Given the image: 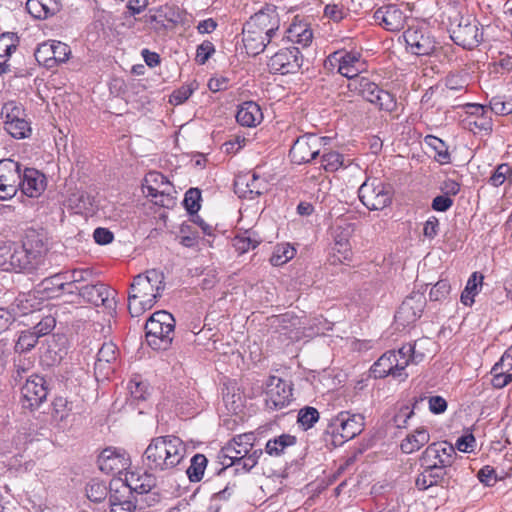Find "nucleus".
Instances as JSON below:
<instances>
[{
  "label": "nucleus",
  "instance_id": "4d7b16f0",
  "mask_svg": "<svg viewBox=\"0 0 512 512\" xmlns=\"http://www.w3.org/2000/svg\"><path fill=\"white\" fill-rule=\"evenodd\" d=\"M260 244V241L251 236L249 231H245L242 235H237L234 238V247L241 254L255 249Z\"/></svg>",
  "mask_w": 512,
  "mask_h": 512
},
{
  "label": "nucleus",
  "instance_id": "49530a36",
  "mask_svg": "<svg viewBox=\"0 0 512 512\" xmlns=\"http://www.w3.org/2000/svg\"><path fill=\"white\" fill-rule=\"evenodd\" d=\"M198 88L199 84L196 80L183 84L169 96V103L174 106L185 103Z\"/></svg>",
  "mask_w": 512,
  "mask_h": 512
},
{
  "label": "nucleus",
  "instance_id": "393cba45",
  "mask_svg": "<svg viewBox=\"0 0 512 512\" xmlns=\"http://www.w3.org/2000/svg\"><path fill=\"white\" fill-rule=\"evenodd\" d=\"M35 358L27 354H14L11 365L8 369L9 384L12 388L21 387L31 374H35Z\"/></svg>",
  "mask_w": 512,
  "mask_h": 512
},
{
  "label": "nucleus",
  "instance_id": "9b49d317",
  "mask_svg": "<svg viewBox=\"0 0 512 512\" xmlns=\"http://www.w3.org/2000/svg\"><path fill=\"white\" fill-rule=\"evenodd\" d=\"M165 288L164 274L157 269L147 270L134 277L130 285L131 298L151 300L155 304Z\"/></svg>",
  "mask_w": 512,
  "mask_h": 512
},
{
  "label": "nucleus",
  "instance_id": "39448f33",
  "mask_svg": "<svg viewBox=\"0 0 512 512\" xmlns=\"http://www.w3.org/2000/svg\"><path fill=\"white\" fill-rule=\"evenodd\" d=\"M365 418L362 414L350 411H341L333 416L324 430V441L334 447L358 436L364 429Z\"/></svg>",
  "mask_w": 512,
  "mask_h": 512
},
{
  "label": "nucleus",
  "instance_id": "a18cd8bd",
  "mask_svg": "<svg viewBox=\"0 0 512 512\" xmlns=\"http://www.w3.org/2000/svg\"><path fill=\"white\" fill-rule=\"evenodd\" d=\"M39 337L31 329L21 331L14 345V354H27L38 343Z\"/></svg>",
  "mask_w": 512,
  "mask_h": 512
},
{
  "label": "nucleus",
  "instance_id": "13d9d810",
  "mask_svg": "<svg viewBox=\"0 0 512 512\" xmlns=\"http://www.w3.org/2000/svg\"><path fill=\"white\" fill-rule=\"evenodd\" d=\"M155 304L151 300L143 298L132 299L131 292L128 294V311L132 317H138L147 310H150Z\"/></svg>",
  "mask_w": 512,
  "mask_h": 512
},
{
  "label": "nucleus",
  "instance_id": "c9c22d12",
  "mask_svg": "<svg viewBox=\"0 0 512 512\" xmlns=\"http://www.w3.org/2000/svg\"><path fill=\"white\" fill-rule=\"evenodd\" d=\"M34 300L35 298L31 299L30 295L23 294L18 296L7 309H2V311L6 312L8 316L6 318V322L12 323L16 320L18 315H26L31 312L33 309V304L31 302Z\"/></svg>",
  "mask_w": 512,
  "mask_h": 512
},
{
  "label": "nucleus",
  "instance_id": "338daca9",
  "mask_svg": "<svg viewBox=\"0 0 512 512\" xmlns=\"http://www.w3.org/2000/svg\"><path fill=\"white\" fill-rule=\"evenodd\" d=\"M150 198L155 205L163 208L169 209L173 208L175 205V197L171 195L169 188L166 187L152 194Z\"/></svg>",
  "mask_w": 512,
  "mask_h": 512
},
{
  "label": "nucleus",
  "instance_id": "09e8293b",
  "mask_svg": "<svg viewBox=\"0 0 512 512\" xmlns=\"http://www.w3.org/2000/svg\"><path fill=\"white\" fill-rule=\"evenodd\" d=\"M295 255V249L290 244L277 245L270 257V263L273 266H282L291 260Z\"/></svg>",
  "mask_w": 512,
  "mask_h": 512
},
{
  "label": "nucleus",
  "instance_id": "bf43d9fd",
  "mask_svg": "<svg viewBox=\"0 0 512 512\" xmlns=\"http://www.w3.org/2000/svg\"><path fill=\"white\" fill-rule=\"evenodd\" d=\"M72 409V403L62 396H57L52 401V415L54 418L63 421L67 418Z\"/></svg>",
  "mask_w": 512,
  "mask_h": 512
},
{
  "label": "nucleus",
  "instance_id": "bb28decb",
  "mask_svg": "<svg viewBox=\"0 0 512 512\" xmlns=\"http://www.w3.org/2000/svg\"><path fill=\"white\" fill-rule=\"evenodd\" d=\"M267 182L259 175L244 174L238 176L234 181V192L244 199L252 200L266 191Z\"/></svg>",
  "mask_w": 512,
  "mask_h": 512
},
{
  "label": "nucleus",
  "instance_id": "37998d69",
  "mask_svg": "<svg viewBox=\"0 0 512 512\" xmlns=\"http://www.w3.org/2000/svg\"><path fill=\"white\" fill-rule=\"evenodd\" d=\"M425 143L435 151L434 159L438 163L441 165L450 163L451 157L448 146L442 139L433 135H427Z\"/></svg>",
  "mask_w": 512,
  "mask_h": 512
},
{
  "label": "nucleus",
  "instance_id": "58836bf2",
  "mask_svg": "<svg viewBox=\"0 0 512 512\" xmlns=\"http://www.w3.org/2000/svg\"><path fill=\"white\" fill-rule=\"evenodd\" d=\"M286 33L289 41L301 44L303 47L308 46L313 37L312 30L303 23H292Z\"/></svg>",
  "mask_w": 512,
  "mask_h": 512
},
{
  "label": "nucleus",
  "instance_id": "680f3d73",
  "mask_svg": "<svg viewBox=\"0 0 512 512\" xmlns=\"http://www.w3.org/2000/svg\"><path fill=\"white\" fill-rule=\"evenodd\" d=\"M52 44V51H53V62H55V67L58 66L61 63H65L70 55H71V49L70 47L60 41L51 40Z\"/></svg>",
  "mask_w": 512,
  "mask_h": 512
},
{
  "label": "nucleus",
  "instance_id": "7ed1b4c3",
  "mask_svg": "<svg viewBox=\"0 0 512 512\" xmlns=\"http://www.w3.org/2000/svg\"><path fill=\"white\" fill-rule=\"evenodd\" d=\"M45 239L43 230L26 229L21 243L13 242L10 270L29 273L36 270L47 251Z\"/></svg>",
  "mask_w": 512,
  "mask_h": 512
},
{
  "label": "nucleus",
  "instance_id": "7c9ffc66",
  "mask_svg": "<svg viewBox=\"0 0 512 512\" xmlns=\"http://www.w3.org/2000/svg\"><path fill=\"white\" fill-rule=\"evenodd\" d=\"M62 9L61 0H27L26 10L36 19H48Z\"/></svg>",
  "mask_w": 512,
  "mask_h": 512
},
{
  "label": "nucleus",
  "instance_id": "412c9836",
  "mask_svg": "<svg viewBox=\"0 0 512 512\" xmlns=\"http://www.w3.org/2000/svg\"><path fill=\"white\" fill-rule=\"evenodd\" d=\"M113 294H115V291H111L106 284L101 282L92 283L90 281L84 286H79L78 299H82L83 302L96 307L104 306L111 309L116 304Z\"/></svg>",
  "mask_w": 512,
  "mask_h": 512
},
{
  "label": "nucleus",
  "instance_id": "f257e3e1",
  "mask_svg": "<svg viewBox=\"0 0 512 512\" xmlns=\"http://www.w3.org/2000/svg\"><path fill=\"white\" fill-rule=\"evenodd\" d=\"M280 27V18L273 5H266L243 25L242 42L248 55L257 56L272 41Z\"/></svg>",
  "mask_w": 512,
  "mask_h": 512
},
{
  "label": "nucleus",
  "instance_id": "5fc2aeb1",
  "mask_svg": "<svg viewBox=\"0 0 512 512\" xmlns=\"http://www.w3.org/2000/svg\"><path fill=\"white\" fill-rule=\"evenodd\" d=\"M19 45V37L14 32H4L0 35V55L11 57Z\"/></svg>",
  "mask_w": 512,
  "mask_h": 512
},
{
  "label": "nucleus",
  "instance_id": "a878e982",
  "mask_svg": "<svg viewBox=\"0 0 512 512\" xmlns=\"http://www.w3.org/2000/svg\"><path fill=\"white\" fill-rule=\"evenodd\" d=\"M99 469L106 474H118L125 470L129 465V459L122 449L107 447L97 459Z\"/></svg>",
  "mask_w": 512,
  "mask_h": 512
},
{
  "label": "nucleus",
  "instance_id": "aec40b11",
  "mask_svg": "<svg viewBox=\"0 0 512 512\" xmlns=\"http://www.w3.org/2000/svg\"><path fill=\"white\" fill-rule=\"evenodd\" d=\"M184 16V12L179 7L164 5L157 9L155 14L146 15L145 22L156 33H161L181 23Z\"/></svg>",
  "mask_w": 512,
  "mask_h": 512
},
{
  "label": "nucleus",
  "instance_id": "4be33fe9",
  "mask_svg": "<svg viewBox=\"0 0 512 512\" xmlns=\"http://www.w3.org/2000/svg\"><path fill=\"white\" fill-rule=\"evenodd\" d=\"M420 467L422 471L415 478V487L418 490L426 491L434 486L442 488L450 486V470L428 464H420Z\"/></svg>",
  "mask_w": 512,
  "mask_h": 512
},
{
  "label": "nucleus",
  "instance_id": "864d4df0",
  "mask_svg": "<svg viewBox=\"0 0 512 512\" xmlns=\"http://www.w3.org/2000/svg\"><path fill=\"white\" fill-rule=\"evenodd\" d=\"M23 116H26L25 109L15 101L6 102L1 109V117L4 122H13Z\"/></svg>",
  "mask_w": 512,
  "mask_h": 512
},
{
  "label": "nucleus",
  "instance_id": "ddd939ff",
  "mask_svg": "<svg viewBox=\"0 0 512 512\" xmlns=\"http://www.w3.org/2000/svg\"><path fill=\"white\" fill-rule=\"evenodd\" d=\"M265 405L269 410H281L293 400V385L274 375H270L265 384Z\"/></svg>",
  "mask_w": 512,
  "mask_h": 512
},
{
  "label": "nucleus",
  "instance_id": "e433bc0d",
  "mask_svg": "<svg viewBox=\"0 0 512 512\" xmlns=\"http://www.w3.org/2000/svg\"><path fill=\"white\" fill-rule=\"evenodd\" d=\"M61 289H63V283L60 281L57 273L44 278L37 285V292L41 294L43 298H58L61 296Z\"/></svg>",
  "mask_w": 512,
  "mask_h": 512
},
{
  "label": "nucleus",
  "instance_id": "c756f323",
  "mask_svg": "<svg viewBox=\"0 0 512 512\" xmlns=\"http://www.w3.org/2000/svg\"><path fill=\"white\" fill-rule=\"evenodd\" d=\"M46 176L35 168L21 169V185L19 189L30 198L39 197L46 189Z\"/></svg>",
  "mask_w": 512,
  "mask_h": 512
},
{
  "label": "nucleus",
  "instance_id": "6ab92c4d",
  "mask_svg": "<svg viewBox=\"0 0 512 512\" xmlns=\"http://www.w3.org/2000/svg\"><path fill=\"white\" fill-rule=\"evenodd\" d=\"M463 106L466 108L467 114L462 120L463 127L474 134L489 135L493 130V121L491 115L488 114L487 106L478 103H465Z\"/></svg>",
  "mask_w": 512,
  "mask_h": 512
},
{
  "label": "nucleus",
  "instance_id": "5701e85b",
  "mask_svg": "<svg viewBox=\"0 0 512 512\" xmlns=\"http://www.w3.org/2000/svg\"><path fill=\"white\" fill-rule=\"evenodd\" d=\"M373 18L383 29L398 32L404 28L408 16L398 5L388 4L379 7L374 12Z\"/></svg>",
  "mask_w": 512,
  "mask_h": 512
},
{
  "label": "nucleus",
  "instance_id": "2eb2a0df",
  "mask_svg": "<svg viewBox=\"0 0 512 512\" xmlns=\"http://www.w3.org/2000/svg\"><path fill=\"white\" fill-rule=\"evenodd\" d=\"M457 453L455 447L447 441H437L429 444L419 457V464L450 470Z\"/></svg>",
  "mask_w": 512,
  "mask_h": 512
},
{
  "label": "nucleus",
  "instance_id": "f704fd0d",
  "mask_svg": "<svg viewBox=\"0 0 512 512\" xmlns=\"http://www.w3.org/2000/svg\"><path fill=\"white\" fill-rule=\"evenodd\" d=\"M156 486V478L153 474L144 473L139 476L134 483L121 482V488L124 492L132 495L133 492L137 494H145L150 492Z\"/></svg>",
  "mask_w": 512,
  "mask_h": 512
},
{
  "label": "nucleus",
  "instance_id": "423d86ee",
  "mask_svg": "<svg viewBox=\"0 0 512 512\" xmlns=\"http://www.w3.org/2000/svg\"><path fill=\"white\" fill-rule=\"evenodd\" d=\"M176 321L173 315L165 310L154 312L146 321L145 337L148 346L153 350H168L174 338Z\"/></svg>",
  "mask_w": 512,
  "mask_h": 512
},
{
  "label": "nucleus",
  "instance_id": "0eeeda50",
  "mask_svg": "<svg viewBox=\"0 0 512 512\" xmlns=\"http://www.w3.org/2000/svg\"><path fill=\"white\" fill-rule=\"evenodd\" d=\"M402 36L407 52L418 57L431 56L439 45L433 28L426 21L409 25Z\"/></svg>",
  "mask_w": 512,
  "mask_h": 512
},
{
  "label": "nucleus",
  "instance_id": "f8f14e48",
  "mask_svg": "<svg viewBox=\"0 0 512 512\" xmlns=\"http://www.w3.org/2000/svg\"><path fill=\"white\" fill-rule=\"evenodd\" d=\"M330 142V138L316 133H305L294 141L289 157L294 164H306L320 155L321 149Z\"/></svg>",
  "mask_w": 512,
  "mask_h": 512
},
{
  "label": "nucleus",
  "instance_id": "603ef678",
  "mask_svg": "<svg viewBox=\"0 0 512 512\" xmlns=\"http://www.w3.org/2000/svg\"><path fill=\"white\" fill-rule=\"evenodd\" d=\"M201 190L199 188H190L184 195L183 205L189 215L198 213L201 208Z\"/></svg>",
  "mask_w": 512,
  "mask_h": 512
},
{
  "label": "nucleus",
  "instance_id": "e2e57ef3",
  "mask_svg": "<svg viewBox=\"0 0 512 512\" xmlns=\"http://www.w3.org/2000/svg\"><path fill=\"white\" fill-rule=\"evenodd\" d=\"M510 164L502 163L499 164L492 175L490 176L488 182L490 185L494 187L501 186L506 180L510 182Z\"/></svg>",
  "mask_w": 512,
  "mask_h": 512
},
{
  "label": "nucleus",
  "instance_id": "052dcab7",
  "mask_svg": "<svg viewBox=\"0 0 512 512\" xmlns=\"http://www.w3.org/2000/svg\"><path fill=\"white\" fill-rule=\"evenodd\" d=\"M107 487L102 482H92L86 487V495L89 500L100 503L107 497Z\"/></svg>",
  "mask_w": 512,
  "mask_h": 512
},
{
  "label": "nucleus",
  "instance_id": "79ce46f5",
  "mask_svg": "<svg viewBox=\"0 0 512 512\" xmlns=\"http://www.w3.org/2000/svg\"><path fill=\"white\" fill-rule=\"evenodd\" d=\"M208 459L204 454L197 453L190 460V466L186 470L188 479L191 482H199L202 480Z\"/></svg>",
  "mask_w": 512,
  "mask_h": 512
},
{
  "label": "nucleus",
  "instance_id": "c03bdc74",
  "mask_svg": "<svg viewBox=\"0 0 512 512\" xmlns=\"http://www.w3.org/2000/svg\"><path fill=\"white\" fill-rule=\"evenodd\" d=\"M5 130L15 139H24L31 135L30 122L23 116L13 122H4Z\"/></svg>",
  "mask_w": 512,
  "mask_h": 512
},
{
  "label": "nucleus",
  "instance_id": "a19ab883",
  "mask_svg": "<svg viewBox=\"0 0 512 512\" xmlns=\"http://www.w3.org/2000/svg\"><path fill=\"white\" fill-rule=\"evenodd\" d=\"M296 437L290 434H281L267 441L265 451L271 456H279L287 447L296 444Z\"/></svg>",
  "mask_w": 512,
  "mask_h": 512
},
{
  "label": "nucleus",
  "instance_id": "f3484780",
  "mask_svg": "<svg viewBox=\"0 0 512 512\" xmlns=\"http://www.w3.org/2000/svg\"><path fill=\"white\" fill-rule=\"evenodd\" d=\"M22 164L13 159L0 160V200L12 199L21 185Z\"/></svg>",
  "mask_w": 512,
  "mask_h": 512
},
{
  "label": "nucleus",
  "instance_id": "4468645a",
  "mask_svg": "<svg viewBox=\"0 0 512 512\" xmlns=\"http://www.w3.org/2000/svg\"><path fill=\"white\" fill-rule=\"evenodd\" d=\"M361 53L357 51L339 50L331 53L325 60L327 69L337 68V72L353 81L361 72Z\"/></svg>",
  "mask_w": 512,
  "mask_h": 512
},
{
  "label": "nucleus",
  "instance_id": "2f4dec72",
  "mask_svg": "<svg viewBox=\"0 0 512 512\" xmlns=\"http://www.w3.org/2000/svg\"><path fill=\"white\" fill-rule=\"evenodd\" d=\"M237 122L244 127H254L263 120L260 106L254 101H245L238 106Z\"/></svg>",
  "mask_w": 512,
  "mask_h": 512
},
{
  "label": "nucleus",
  "instance_id": "9d476101",
  "mask_svg": "<svg viewBox=\"0 0 512 512\" xmlns=\"http://www.w3.org/2000/svg\"><path fill=\"white\" fill-rule=\"evenodd\" d=\"M348 87L351 91L362 96L366 101L376 105L380 110L391 113L397 109L395 95L383 90L367 77L362 76L350 81Z\"/></svg>",
  "mask_w": 512,
  "mask_h": 512
},
{
  "label": "nucleus",
  "instance_id": "1a4fd4ad",
  "mask_svg": "<svg viewBox=\"0 0 512 512\" xmlns=\"http://www.w3.org/2000/svg\"><path fill=\"white\" fill-rule=\"evenodd\" d=\"M393 187L379 178H367L358 189L361 203L369 210H383L392 203Z\"/></svg>",
  "mask_w": 512,
  "mask_h": 512
},
{
  "label": "nucleus",
  "instance_id": "cd10ccee",
  "mask_svg": "<svg viewBox=\"0 0 512 512\" xmlns=\"http://www.w3.org/2000/svg\"><path fill=\"white\" fill-rule=\"evenodd\" d=\"M119 354V348L112 341L102 344L94 364V372L97 378L98 376L106 378L110 373L114 372Z\"/></svg>",
  "mask_w": 512,
  "mask_h": 512
},
{
  "label": "nucleus",
  "instance_id": "6e6d98bb",
  "mask_svg": "<svg viewBox=\"0 0 512 512\" xmlns=\"http://www.w3.org/2000/svg\"><path fill=\"white\" fill-rule=\"evenodd\" d=\"M488 114L495 113L497 115H508L512 113V101L505 100L504 96H494L490 99Z\"/></svg>",
  "mask_w": 512,
  "mask_h": 512
},
{
  "label": "nucleus",
  "instance_id": "3c124183",
  "mask_svg": "<svg viewBox=\"0 0 512 512\" xmlns=\"http://www.w3.org/2000/svg\"><path fill=\"white\" fill-rule=\"evenodd\" d=\"M319 417V412L315 407L305 406L299 410L297 422L304 430H308L318 422Z\"/></svg>",
  "mask_w": 512,
  "mask_h": 512
},
{
  "label": "nucleus",
  "instance_id": "6e6552de",
  "mask_svg": "<svg viewBox=\"0 0 512 512\" xmlns=\"http://www.w3.org/2000/svg\"><path fill=\"white\" fill-rule=\"evenodd\" d=\"M479 22L472 15L457 13L450 18L449 33L452 41L464 49L472 50L483 41V32Z\"/></svg>",
  "mask_w": 512,
  "mask_h": 512
},
{
  "label": "nucleus",
  "instance_id": "20e7f679",
  "mask_svg": "<svg viewBox=\"0 0 512 512\" xmlns=\"http://www.w3.org/2000/svg\"><path fill=\"white\" fill-rule=\"evenodd\" d=\"M425 358V354L416 351V343H406L398 351L385 352L371 367L374 378H385L389 375L402 380L408 377L405 372L410 364H418Z\"/></svg>",
  "mask_w": 512,
  "mask_h": 512
},
{
  "label": "nucleus",
  "instance_id": "f03ea898",
  "mask_svg": "<svg viewBox=\"0 0 512 512\" xmlns=\"http://www.w3.org/2000/svg\"><path fill=\"white\" fill-rule=\"evenodd\" d=\"M186 454V445L178 436L165 435L151 439L143 458L150 471L162 472L178 466Z\"/></svg>",
  "mask_w": 512,
  "mask_h": 512
},
{
  "label": "nucleus",
  "instance_id": "8fccbe9b",
  "mask_svg": "<svg viewBox=\"0 0 512 512\" xmlns=\"http://www.w3.org/2000/svg\"><path fill=\"white\" fill-rule=\"evenodd\" d=\"M51 40L40 44L35 50L34 56L36 61L45 66L47 69L55 68V62H53V51H52Z\"/></svg>",
  "mask_w": 512,
  "mask_h": 512
},
{
  "label": "nucleus",
  "instance_id": "774afa93",
  "mask_svg": "<svg viewBox=\"0 0 512 512\" xmlns=\"http://www.w3.org/2000/svg\"><path fill=\"white\" fill-rule=\"evenodd\" d=\"M56 326V319L52 315L42 317V319L30 328L39 338L48 335Z\"/></svg>",
  "mask_w": 512,
  "mask_h": 512
},
{
  "label": "nucleus",
  "instance_id": "b1692460",
  "mask_svg": "<svg viewBox=\"0 0 512 512\" xmlns=\"http://www.w3.org/2000/svg\"><path fill=\"white\" fill-rule=\"evenodd\" d=\"M426 298L421 293H412L399 306L395 319L403 326L414 324L423 314Z\"/></svg>",
  "mask_w": 512,
  "mask_h": 512
},
{
  "label": "nucleus",
  "instance_id": "72a5a7b5",
  "mask_svg": "<svg viewBox=\"0 0 512 512\" xmlns=\"http://www.w3.org/2000/svg\"><path fill=\"white\" fill-rule=\"evenodd\" d=\"M130 397L128 401L131 405L138 406L146 401L150 396L149 384L142 380L140 375H134L127 384Z\"/></svg>",
  "mask_w": 512,
  "mask_h": 512
},
{
  "label": "nucleus",
  "instance_id": "4c0bfd02",
  "mask_svg": "<svg viewBox=\"0 0 512 512\" xmlns=\"http://www.w3.org/2000/svg\"><path fill=\"white\" fill-rule=\"evenodd\" d=\"M165 187L169 188L170 182L165 175L157 171H151L146 174L142 184L143 192L146 193L147 197H150L152 194L157 193V191Z\"/></svg>",
  "mask_w": 512,
  "mask_h": 512
},
{
  "label": "nucleus",
  "instance_id": "c85d7f7f",
  "mask_svg": "<svg viewBox=\"0 0 512 512\" xmlns=\"http://www.w3.org/2000/svg\"><path fill=\"white\" fill-rule=\"evenodd\" d=\"M353 233V227L350 223L344 225H336L333 229V251L334 256L340 262L349 261L352 256V247L350 244V238Z\"/></svg>",
  "mask_w": 512,
  "mask_h": 512
},
{
  "label": "nucleus",
  "instance_id": "dca6fc26",
  "mask_svg": "<svg viewBox=\"0 0 512 512\" xmlns=\"http://www.w3.org/2000/svg\"><path fill=\"white\" fill-rule=\"evenodd\" d=\"M24 398V407L31 411L38 409L47 400L50 392V381L40 374H31L27 382L20 387Z\"/></svg>",
  "mask_w": 512,
  "mask_h": 512
},
{
  "label": "nucleus",
  "instance_id": "0e129e2a",
  "mask_svg": "<svg viewBox=\"0 0 512 512\" xmlns=\"http://www.w3.org/2000/svg\"><path fill=\"white\" fill-rule=\"evenodd\" d=\"M451 290V285L447 279H440L430 290L429 298L431 301H442L447 298Z\"/></svg>",
  "mask_w": 512,
  "mask_h": 512
},
{
  "label": "nucleus",
  "instance_id": "de8ad7c7",
  "mask_svg": "<svg viewBox=\"0 0 512 512\" xmlns=\"http://www.w3.org/2000/svg\"><path fill=\"white\" fill-rule=\"evenodd\" d=\"M321 165L327 172H335L340 168L349 166L345 163V158L342 154L336 151H329L321 155Z\"/></svg>",
  "mask_w": 512,
  "mask_h": 512
},
{
  "label": "nucleus",
  "instance_id": "a211bd4d",
  "mask_svg": "<svg viewBox=\"0 0 512 512\" xmlns=\"http://www.w3.org/2000/svg\"><path fill=\"white\" fill-rule=\"evenodd\" d=\"M303 64V55L298 47L280 49L269 60L270 71L281 75L297 73Z\"/></svg>",
  "mask_w": 512,
  "mask_h": 512
},
{
  "label": "nucleus",
  "instance_id": "69168bd1",
  "mask_svg": "<svg viewBox=\"0 0 512 512\" xmlns=\"http://www.w3.org/2000/svg\"><path fill=\"white\" fill-rule=\"evenodd\" d=\"M70 202L78 210H91L94 206V197L85 191H78L72 195Z\"/></svg>",
  "mask_w": 512,
  "mask_h": 512
},
{
  "label": "nucleus",
  "instance_id": "473e14b6",
  "mask_svg": "<svg viewBox=\"0 0 512 512\" xmlns=\"http://www.w3.org/2000/svg\"><path fill=\"white\" fill-rule=\"evenodd\" d=\"M430 440V434L427 428L418 427L401 441L400 448L405 454H412L420 450Z\"/></svg>",
  "mask_w": 512,
  "mask_h": 512
},
{
  "label": "nucleus",
  "instance_id": "ea45409f",
  "mask_svg": "<svg viewBox=\"0 0 512 512\" xmlns=\"http://www.w3.org/2000/svg\"><path fill=\"white\" fill-rule=\"evenodd\" d=\"M483 276L478 272H473L469 277L466 286L461 293V303L465 306H472L474 297L479 293V287L482 285Z\"/></svg>",
  "mask_w": 512,
  "mask_h": 512
}]
</instances>
